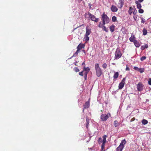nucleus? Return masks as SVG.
I'll use <instances>...</instances> for the list:
<instances>
[{
	"label": "nucleus",
	"instance_id": "obj_9",
	"mask_svg": "<svg viewBox=\"0 0 151 151\" xmlns=\"http://www.w3.org/2000/svg\"><path fill=\"white\" fill-rule=\"evenodd\" d=\"M111 9L112 12H116L118 10L117 7L116 6L113 5H112L111 8Z\"/></svg>",
	"mask_w": 151,
	"mask_h": 151
},
{
	"label": "nucleus",
	"instance_id": "obj_2",
	"mask_svg": "<svg viewBox=\"0 0 151 151\" xmlns=\"http://www.w3.org/2000/svg\"><path fill=\"white\" fill-rule=\"evenodd\" d=\"M95 67L96 71V75L98 77H99L102 74V72L101 69L99 66V64L96 63Z\"/></svg>",
	"mask_w": 151,
	"mask_h": 151
},
{
	"label": "nucleus",
	"instance_id": "obj_21",
	"mask_svg": "<svg viewBox=\"0 0 151 151\" xmlns=\"http://www.w3.org/2000/svg\"><path fill=\"white\" fill-rule=\"evenodd\" d=\"M118 76L119 73L118 72H116L114 73L113 77L114 78L116 79L118 77Z\"/></svg>",
	"mask_w": 151,
	"mask_h": 151
},
{
	"label": "nucleus",
	"instance_id": "obj_41",
	"mask_svg": "<svg viewBox=\"0 0 151 151\" xmlns=\"http://www.w3.org/2000/svg\"><path fill=\"white\" fill-rule=\"evenodd\" d=\"M139 68H138L137 67H136V66H134V69L135 70H137L138 71L139 70Z\"/></svg>",
	"mask_w": 151,
	"mask_h": 151
},
{
	"label": "nucleus",
	"instance_id": "obj_11",
	"mask_svg": "<svg viewBox=\"0 0 151 151\" xmlns=\"http://www.w3.org/2000/svg\"><path fill=\"white\" fill-rule=\"evenodd\" d=\"M91 33V29L88 28V27H86V33L85 35L88 36Z\"/></svg>",
	"mask_w": 151,
	"mask_h": 151
},
{
	"label": "nucleus",
	"instance_id": "obj_10",
	"mask_svg": "<svg viewBox=\"0 0 151 151\" xmlns=\"http://www.w3.org/2000/svg\"><path fill=\"white\" fill-rule=\"evenodd\" d=\"M89 103L88 102H86L83 105V111H84V109H87L89 107Z\"/></svg>",
	"mask_w": 151,
	"mask_h": 151
},
{
	"label": "nucleus",
	"instance_id": "obj_25",
	"mask_svg": "<svg viewBox=\"0 0 151 151\" xmlns=\"http://www.w3.org/2000/svg\"><path fill=\"white\" fill-rule=\"evenodd\" d=\"M142 122L143 124L145 125L148 123V121L146 119H143L142 120Z\"/></svg>",
	"mask_w": 151,
	"mask_h": 151
},
{
	"label": "nucleus",
	"instance_id": "obj_4",
	"mask_svg": "<svg viewBox=\"0 0 151 151\" xmlns=\"http://www.w3.org/2000/svg\"><path fill=\"white\" fill-rule=\"evenodd\" d=\"M122 56V54L120 49L117 48L115 52L114 59H118L121 57Z\"/></svg>",
	"mask_w": 151,
	"mask_h": 151
},
{
	"label": "nucleus",
	"instance_id": "obj_27",
	"mask_svg": "<svg viewBox=\"0 0 151 151\" xmlns=\"http://www.w3.org/2000/svg\"><path fill=\"white\" fill-rule=\"evenodd\" d=\"M90 69L88 67L87 68H84V69L83 70V71H84L85 72H86L88 73L89 71L90 70Z\"/></svg>",
	"mask_w": 151,
	"mask_h": 151
},
{
	"label": "nucleus",
	"instance_id": "obj_20",
	"mask_svg": "<svg viewBox=\"0 0 151 151\" xmlns=\"http://www.w3.org/2000/svg\"><path fill=\"white\" fill-rule=\"evenodd\" d=\"M143 35H145L147 34V31L146 29L145 28H144L143 31Z\"/></svg>",
	"mask_w": 151,
	"mask_h": 151
},
{
	"label": "nucleus",
	"instance_id": "obj_49",
	"mask_svg": "<svg viewBox=\"0 0 151 151\" xmlns=\"http://www.w3.org/2000/svg\"><path fill=\"white\" fill-rule=\"evenodd\" d=\"M86 77H87V76H84L85 79L86 80Z\"/></svg>",
	"mask_w": 151,
	"mask_h": 151
},
{
	"label": "nucleus",
	"instance_id": "obj_28",
	"mask_svg": "<svg viewBox=\"0 0 151 151\" xmlns=\"http://www.w3.org/2000/svg\"><path fill=\"white\" fill-rule=\"evenodd\" d=\"M112 20L113 22H115L117 20L116 17L115 16H113L112 17Z\"/></svg>",
	"mask_w": 151,
	"mask_h": 151
},
{
	"label": "nucleus",
	"instance_id": "obj_47",
	"mask_svg": "<svg viewBox=\"0 0 151 151\" xmlns=\"http://www.w3.org/2000/svg\"><path fill=\"white\" fill-rule=\"evenodd\" d=\"M143 0H138V1L140 2H142L143 1Z\"/></svg>",
	"mask_w": 151,
	"mask_h": 151
},
{
	"label": "nucleus",
	"instance_id": "obj_14",
	"mask_svg": "<svg viewBox=\"0 0 151 151\" xmlns=\"http://www.w3.org/2000/svg\"><path fill=\"white\" fill-rule=\"evenodd\" d=\"M125 143H126L125 140L124 139L123 140H122L121 141V142L119 146H120L122 148H123L124 147V145L125 144Z\"/></svg>",
	"mask_w": 151,
	"mask_h": 151
},
{
	"label": "nucleus",
	"instance_id": "obj_13",
	"mask_svg": "<svg viewBox=\"0 0 151 151\" xmlns=\"http://www.w3.org/2000/svg\"><path fill=\"white\" fill-rule=\"evenodd\" d=\"M134 45L136 47H139L140 45V44L139 42L136 40H134Z\"/></svg>",
	"mask_w": 151,
	"mask_h": 151
},
{
	"label": "nucleus",
	"instance_id": "obj_16",
	"mask_svg": "<svg viewBox=\"0 0 151 151\" xmlns=\"http://www.w3.org/2000/svg\"><path fill=\"white\" fill-rule=\"evenodd\" d=\"M115 26L114 25H112L109 27L110 31L111 32H113L114 30Z\"/></svg>",
	"mask_w": 151,
	"mask_h": 151
},
{
	"label": "nucleus",
	"instance_id": "obj_6",
	"mask_svg": "<svg viewBox=\"0 0 151 151\" xmlns=\"http://www.w3.org/2000/svg\"><path fill=\"white\" fill-rule=\"evenodd\" d=\"M144 85L141 82H139L137 85V90L139 91H141L143 90V87Z\"/></svg>",
	"mask_w": 151,
	"mask_h": 151
},
{
	"label": "nucleus",
	"instance_id": "obj_7",
	"mask_svg": "<svg viewBox=\"0 0 151 151\" xmlns=\"http://www.w3.org/2000/svg\"><path fill=\"white\" fill-rule=\"evenodd\" d=\"M125 78H123L121 82L119 84V89H122L124 87L125 84Z\"/></svg>",
	"mask_w": 151,
	"mask_h": 151
},
{
	"label": "nucleus",
	"instance_id": "obj_33",
	"mask_svg": "<svg viewBox=\"0 0 151 151\" xmlns=\"http://www.w3.org/2000/svg\"><path fill=\"white\" fill-rule=\"evenodd\" d=\"M138 71L140 73H142L144 72V69L143 68H139Z\"/></svg>",
	"mask_w": 151,
	"mask_h": 151
},
{
	"label": "nucleus",
	"instance_id": "obj_15",
	"mask_svg": "<svg viewBox=\"0 0 151 151\" xmlns=\"http://www.w3.org/2000/svg\"><path fill=\"white\" fill-rule=\"evenodd\" d=\"M135 3L137 4V7L138 9H140L141 8L142 6L141 4L139 3L138 1H136Z\"/></svg>",
	"mask_w": 151,
	"mask_h": 151
},
{
	"label": "nucleus",
	"instance_id": "obj_48",
	"mask_svg": "<svg viewBox=\"0 0 151 151\" xmlns=\"http://www.w3.org/2000/svg\"><path fill=\"white\" fill-rule=\"evenodd\" d=\"M137 12V11L135 12V11L133 12V14H135Z\"/></svg>",
	"mask_w": 151,
	"mask_h": 151
},
{
	"label": "nucleus",
	"instance_id": "obj_45",
	"mask_svg": "<svg viewBox=\"0 0 151 151\" xmlns=\"http://www.w3.org/2000/svg\"><path fill=\"white\" fill-rule=\"evenodd\" d=\"M126 70H129V68L128 67L127 65H126Z\"/></svg>",
	"mask_w": 151,
	"mask_h": 151
},
{
	"label": "nucleus",
	"instance_id": "obj_38",
	"mask_svg": "<svg viewBox=\"0 0 151 151\" xmlns=\"http://www.w3.org/2000/svg\"><path fill=\"white\" fill-rule=\"evenodd\" d=\"M141 22L142 23H144L145 22V20L142 17L141 18Z\"/></svg>",
	"mask_w": 151,
	"mask_h": 151
},
{
	"label": "nucleus",
	"instance_id": "obj_1",
	"mask_svg": "<svg viewBox=\"0 0 151 151\" xmlns=\"http://www.w3.org/2000/svg\"><path fill=\"white\" fill-rule=\"evenodd\" d=\"M85 17L86 18H88L89 20L93 21L96 22H97L99 20V18H96L94 15L90 13H85Z\"/></svg>",
	"mask_w": 151,
	"mask_h": 151
},
{
	"label": "nucleus",
	"instance_id": "obj_29",
	"mask_svg": "<svg viewBox=\"0 0 151 151\" xmlns=\"http://www.w3.org/2000/svg\"><path fill=\"white\" fill-rule=\"evenodd\" d=\"M105 25H104L103 24V22H100L99 24L98 25V27L99 28H101L102 26H104Z\"/></svg>",
	"mask_w": 151,
	"mask_h": 151
},
{
	"label": "nucleus",
	"instance_id": "obj_31",
	"mask_svg": "<svg viewBox=\"0 0 151 151\" xmlns=\"http://www.w3.org/2000/svg\"><path fill=\"white\" fill-rule=\"evenodd\" d=\"M107 64L105 63H104L102 65V67L104 68V69H106V68L107 67Z\"/></svg>",
	"mask_w": 151,
	"mask_h": 151
},
{
	"label": "nucleus",
	"instance_id": "obj_36",
	"mask_svg": "<svg viewBox=\"0 0 151 151\" xmlns=\"http://www.w3.org/2000/svg\"><path fill=\"white\" fill-rule=\"evenodd\" d=\"M146 58V57L145 56H142V57H141L140 58V60L142 61L144 60Z\"/></svg>",
	"mask_w": 151,
	"mask_h": 151
},
{
	"label": "nucleus",
	"instance_id": "obj_44",
	"mask_svg": "<svg viewBox=\"0 0 151 151\" xmlns=\"http://www.w3.org/2000/svg\"><path fill=\"white\" fill-rule=\"evenodd\" d=\"M133 18L135 20H136L137 18V17L136 16H133Z\"/></svg>",
	"mask_w": 151,
	"mask_h": 151
},
{
	"label": "nucleus",
	"instance_id": "obj_40",
	"mask_svg": "<svg viewBox=\"0 0 151 151\" xmlns=\"http://www.w3.org/2000/svg\"><path fill=\"white\" fill-rule=\"evenodd\" d=\"M86 127L88 128V125L89 124L88 120L87 119H86Z\"/></svg>",
	"mask_w": 151,
	"mask_h": 151
},
{
	"label": "nucleus",
	"instance_id": "obj_46",
	"mask_svg": "<svg viewBox=\"0 0 151 151\" xmlns=\"http://www.w3.org/2000/svg\"><path fill=\"white\" fill-rule=\"evenodd\" d=\"M88 73L86 72H85V73H84L85 76H87V75Z\"/></svg>",
	"mask_w": 151,
	"mask_h": 151
},
{
	"label": "nucleus",
	"instance_id": "obj_23",
	"mask_svg": "<svg viewBox=\"0 0 151 151\" xmlns=\"http://www.w3.org/2000/svg\"><path fill=\"white\" fill-rule=\"evenodd\" d=\"M107 136L106 135H104L103 137V140H102V143H105L106 142V137Z\"/></svg>",
	"mask_w": 151,
	"mask_h": 151
},
{
	"label": "nucleus",
	"instance_id": "obj_32",
	"mask_svg": "<svg viewBox=\"0 0 151 151\" xmlns=\"http://www.w3.org/2000/svg\"><path fill=\"white\" fill-rule=\"evenodd\" d=\"M80 50L78 49H77V50L76 51V52L75 53V54L73 55L71 58L73 56H76V55H78V52Z\"/></svg>",
	"mask_w": 151,
	"mask_h": 151
},
{
	"label": "nucleus",
	"instance_id": "obj_34",
	"mask_svg": "<svg viewBox=\"0 0 151 151\" xmlns=\"http://www.w3.org/2000/svg\"><path fill=\"white\" fill-rule=\"evenodd\" d=\"M98 141L99 144L101 143L102 142V140L101 138V137L99 138Z\"/></svg>",
	"mask_w": 151,
	"mask_h": 151
},
{
	"label": "nucleus",
	"instance_id": "obj_19",
	"mask_svg": "<svg viewBox=\"0 0 151 151\" xmlns=\"http://www.w3.org/2000/svg\"><path fill=\"white\" fill-rule=\"evenodd\" d=\"M148 45L147 44H145L141 46V49L142 50H144L145 48H148Z\"/></svg>",
	"mask_w": 151,
	"mask_h": 151
},
{
	"label": "nucleus",
	"instance_id": "obj_43",
	"mask_svg": "<svg viewBox=\"0 0 151 151\" xmlns=\"http://www.w3.org/2000/svg\"><path fill=\"white\" fill-rule=\"evenodd\" d=\"M83 71H82V72H81L79 73V75L81 76H83Z\"/></svg>",
	"mask_w": 151,
	"mask_h": 151
},
{
	"label": "nucleus",
	"instance_id": "obj_3",
	"mask_svg": "<svg viewBox=\"0 0 151 151\" xmlns=\"http://www.w3.org/2000/svg\"><path fill=\"white\" fill-rule=\"evenodd\" d=\"M101 20L103 22V24L104 25L108 23L109 21V18L107 16L104 14L102 15Z\"/></svg>",
	"mask_w": 151,
	"mask_h": 151
},
{
	"label": "nucleus",
	"instance_id": "obj_18",
	"mask_svg": "<svg viewBox=\"0 0 151 151\" xmlns=\"http://www.w3.org/2000/svg\"><path fill=\"white\" fill-rule=\"evenodd\" d=\"M135 37L134 35H132L131 37L129 38V40L131 42H134V41L135 39Z\"/></svg>",
	"mask_w": 151,
	"mask_h": 151
},
{
	"label": "nucleus",
	"instance_id": "obj_39",
	"mask_svg": "<svg viewBox=\"0 0 151 151\" xmlns=\"http://www.w3.org/2000/svg\"><path fill=\"white\" fill-rule=\"evenodd\" d=\"M74 70L76 72H78L79 71V69L76 67L74 68Z\"/></svg>",
	"mask_w": 151,
	"mask_h": 151
},
{
	"label": "nucleus",
	"instance_id": "obj_42",
	"mask_svg": "<svg viewBox=\"0 0 151 151\" xmlns=\"http://www.w3.org/2000/svg\"><path fill=\"white\" fill-rule=\"evenodd\" d=\"M148 83L149 85H151V78H150L149 79Z\"/></svg>",
	"mask_w": 151,
	"mask_h": 151
},
{
	"label": "nucleus",
	"instance_id": "obj_8",
	"mask_svg": "<svg viewBox=\"0 0 151 151\" xmlns=\"http://www.w3.org/2000/svg\"><path fill=\"white\" fill-rule=\"evenodd\" d=\"M124 0H119L118 3L119 7L121 8L124 5Z\"/></svg>",
	"mask_w": 151,
	"mask_h": 151
},
{
	"label": "nucleus",
	"instance_id": "obj_17",
	"mask_svg": "<svg viewBox=\"0 0 151 151\" xmlns=\"http://www.w3.org/2000/svg\"><path fill=\"white\" fill-rule=\"evenodd\" d=\"M114 125L116 127H118L119 125V124L116 120H115L114 122Z\"/></svg>",
	"mask_w": 151,
	"mask_h": 151
},
{
	"label": "nucleus",
	"instance_id": "obj_24",
	"mask_svg": "<svg viewBox=\"0 0 151 151\" xmlns=\"http://www.w3.org/2000/svg\"><path fill=\"white\" fill-rule=\"evenodd\" d=\"M134 9L132 7H130L129 8V9L128 11V13L129 14H131L132 12V10H133Z\"/></svg>",
	"mask_w": 151,
	"mask_h": 151
},
{
	"label": "nucleus",
	"instance_id": "obj_35",
	"mask_svg": "<svg viewBox=\"0 0 151 151\" xmlns=\"http://www.w3.org/2000/svg\"><path fill=\"white\" fill-rule=\"evenodd\" d=\"M105 143H102V145H101V149L102 151H103V150L104 149L105 147Z\"/></svg>",
	"mask_w": 151,
	"mask_h": 151
},
{
	"label": "nucleus",
	"instance_id": "obj_26",
	"mask_svg": "<svg viewBox=\"0 0 151 151\" xmlns=\"http://www.w3.org/2000/svg\"><path fill=\"white\" fill-rule=\"evenodd\" d=\"M123 148H122L121 147H120V146H119L116 149V151H122L123 150Z\"/></svg>",
	"mask_w": 151,
	"mask_h": 151
},
{
	"label": "nucleus",
	"instance_id": "obj_50",
	"mask_svg": "<svg viewBox=\"0 0 151 151\" xmlns=\"http://www.w3.org/2000/svg\"><path fill=\"white\" fill-rule=\"evenodd\" d=\"M84 64V63H83L82 64V65H83Z\"/></svg>",
	"mask_w": 151,
	"mask_h": 151
},
{
	"label": "nucleus",
	"instance_id": "obj_37",
	"mask_svg": "<svg viewBox=\"0 0 151 151\" xmlns=\"http://www.w3.org/2000/svg\"><path fill=\"white\" fill-rule=\"evenodd\" d=\"M139 12L140 13H142L144 12V11L143 9L140 8V9H139Z\"/></svg>",
	"mask_w": 151,
	"mask_h": 151
},
{
	"label": "nucleus",
	"instance_id": "obj_22",
	"mask_svg": "<svg viewBox=\"0 0 151 151\" xmlns=\"http://www.w3.org/2000/svg\"><path fill=\"white\" fill-rule=\"evenodd\" d=\"M104 31H105L106 32H108V28H106V27L104 25L102 27H101Z\"/></svg>",
	"mask_w": 151,
	"mask_h": 151
},
{
	"label": "nucleus",
	"instance_id": "obj_30",
	"mask_svg": "<svg viewBox=\"0 0 151 151\" xmlns=\"http://www.w3.org/2000/svg\"><path fill=\"white\" fill-rule=\"evenodd\" d=\"M84 39L87 42L88 41L89 39V37H88V36H86L85 35V36L84 38Z\"/></svg>",
	"mask_w": 151,
	"mask_h": 151
},
{
	"label": "nucleus",
	"instance_id": "obj_12",
	"mask_svg": "<svg viewBox=\"0 0 151 151\" xmlns=\"http://www.w3.org/2000/svg\"><path fill=\"white\" fill-rule=\"evenodd\" d=\"M85 45L83 44H80L77 47V49L80 50L82 48H84Z\"/></svg>",
	"mask_w": 151,
	"mask_h": 151
},
{
	"label": "nucleus",
	"instance_id": "obj_5",
	"mask_svg": "<svg viewBox=\"0 0 151 151\" xmlns=\"http://www.w3.org/2000/svg\"><path fill=\"white\" fill-rule=\"evenodd\" d=\"M111 116L110 113H108L106 115L102 114L101 116V118L103 121H106L107 119Z\"/></svg>",
	"mask_w": 151,
	"mask_h": 151
}]
</instances>
